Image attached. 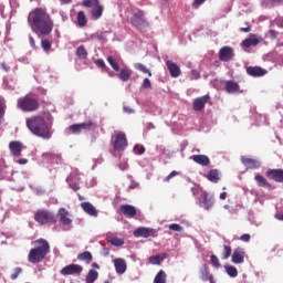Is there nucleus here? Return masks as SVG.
<instances>
[{"label": "nucleus", "instance_id": "nucleus-51", "mask_svg": "<svg viewBox=\"0 0 283 283\" xmlns=\"http://www.w3.org/2000/svg\"><path fill=\"white\" fill-rule=\"evenodd\" d=\"M134 151L135 154H138V156H143V154H145V147L140 145H135Z\"/></svg>", "mask_w": 283, "mask_h": 283}, {"label": "nucleus", "instance_id": "nucleus-2", "mask_svg": "<svg viewBox=\"0 0 283 283\" xmlns=\"http://www.w3.org/2000/svg\"><path fill=\"white\" fill-rule=\"evenodd\" d=\"M27 127L34 136L43 138V140L52 138V122H45V118L41 115L27 118Z\"/></svg>", "mask_w": 283, "mask_h": 283}, {"label": "nucleus", "instance_id": "nucleus-47", "mask_svg": "<svg viewBox=\"0 0 283 283\" xmlns=\"http://www.w3.org/2000/svg\"><path fill=\"white\" fill-rule=\"evenodd\" d=\"M41 45L44 52H50V50H52V42H50V40H42Z\"/></svg>", "mask_w": 283, "mask_h": 283}, {"label": "nucleus", "instance_id": "nucleus-59", "mask_svg": "<svg viewBox=\"0 0 283 283\" xmlns=\"http://www.w3.org/2000/svg\"><path fill=\"white\" fill-rule=\"evenodd\" d=\"M29 43H30L31 48H33V50L36 49V44L34 43V38L31 35L29 36Z\"/></svg>", "mask_w": 283, "mask_h": 283}, {"label": "nucleus", "instance_id": "nucleus-33", "mask_svg": "<svg viewBox=\"0 0 283 283\" xmlns=\"http://www.w3.org/2000/svg\"><path fill=\"white\" fill-rule=\"evenodd\" d=\"M103 6L97 4L92 11L91 14L93 17V19H101V17H103Z\"/></svg>", "mask_w": 283, "mask_h": 283}, {"label": "nucleus", "instance_id": "nucleus-43", "mask_svg": "<svg viewBox=\"0 0 283 283\" xmlns=\"http://www.w3.org/2000/svg\"><path fill=\"white\" fill-rule=\"evenodd\" d=\"M135 67L139 72H143V74H148V76H151V71H149V69H147V66H145L143 63H137Z\"/></svg>", "mask_w": 283, "mask_h": 283}, {"label": "nucleus", "instance_id": "nucleus-36", "mask_svg": "<svg viewBox=\"0 0 283 283\" xmlns=\"http://www.w3.org/2000/svg\"><path fill=\"white\" fill-rule=\"evenodd\" d=\"M77 260H81L82 262H92V252L85 251L81 254H78Z\"/></svg>", "mask_w": 283, "mask_h": 283}, {"label": "nucleus", "instance_id": "nucleus-29", "mask_svg": "<svg viewBox=\"0 0 283 283\" xmlns=\"http://www.w3.org/2000/svg\"><path fill=\"white\" fill-rule=\"evenodd\" d=\"M207 179L210 181V182H214V184H218L220 182V172L218 171V169H212L208 172L207 175Z\"/></svg>", "mask_w": 283, "mask_h": 283}, {"label": "nucleus", "instance_id": "nucleus-60", "mask_svg": "<svg viewBox=\"0 0 283 283\" xmlns=\"http://www.w3.org/2000/svg\"><path fill=\"white\" fill-rule=\"evenodd\" d=\"M124 112H125L126 114H134L133 108L129 107V106H124Z\"/></svg>", "mask_w": 283, "mask_h": 283}, {"label": "nucleus", "instance_id": "nucleus-10", "mask_svg": "<svg viewBox=\"0 0 283 283\" xmlns=\"http://www.w3.org/2000/svg\"><path fill=\"white\" fill-rule=\"evenodd\" d=\"M235 56V53H233V49L231 46H223L219 51V59L223 63H229Z\"/></svg>", "mask_w": 283, "mask_h": 283}, {"label": "nucleus", "instance_id": "nucleus-5", "mask_svg": "<svg viewBox=\"0 0 283 283\" xmlns=\"http://www.w3.org/2000/svg\"><path fill=\"white\" fill-rule=\"evenodd\" d=\"M41 104H39V99L36 97H32L30 95H25L23 97L18 98L17 107L21 109V112H36Z\"/></svg>", "mask_w": 283, "mask_h": 283}, {"label": "nucleus", "instance_id": "nucleus-55", "mask_svg": "<svg viewBox=\"0 0 283 283\" xmlns=\"http://www.w3.org/2000/svg\"><path fill=\"white\" fill-rule=\"evenodd\" d=\"M205 1H207V0H195L192 3V7L198 9V8H200V6H202V3H205Z\"/></svg>", "mask_w": 283, "mask_h": 283}, {"label": "nucleus", "instance_id": "nucleus-6", "mask_svg": "<svg viewBox=\"0 0 283 283\" xmlns=\"http://www.w3.org/2000/svg\"><path fill=\"white\" fill-rule=\"evenodd\" d=\"M34 220L35 222H38L39 224H56V217L54 216V213H52L49 210L45 209H39L35 213H34Z\"/></svg>", "mask_w": 283, "mask_h": 283}, {"label": "nucleus", "instance_id": "nucleus-19", "mask_svg": "<svg viewBox=\"0 0 283 283\" xmlns=\"http://www.w3.org/2000/svg\"><path fill=\"white\" fill-rule=\"evenodd\" d=\"M81 208L85 213L88 216H92L93 218H98V210L88 201H84L81 203Z\"/></svg>", "mask_w": 283, "mask_h": 283}, {"label": "nucleus", "instance_id": "nucleus-3", "mask_svg": "<svg viewBox=\"0 0 283 283\" xmlns=\"http://www.w3.org/2000/svg\"><path fill=\"white\" fill-rule=\"evenodd\" d=\"M34 248L29 251L28 262L31 264H39L43 262L50 253V243L45 239H38L33 241Z\"/></svg>", "mask_w": 283, "mask_h": 283}, {"label": "nucleus", "instance_id": "nucleus-58", "mask_svg": "<svg viewBox=\"0 0 283 283\" xmlns=\"http://www.w3.org/2000/svg\"><path fill=\"white\" fill-rule=\"evenodd\" d=\"M191 75H192V78H195L196 81H198V78H200V73H198V71H196V70L191 71Z\"/></svg>", "mask_w": 283, "mask_h": 283}, {"label": "nucleus", "instance_id": "nucleus-38", "mask_svg": "<svg viewBox=\"0 0 283 283\" xmlns=\"http://www.w3.org/2000/svg\"><path fill=\"white\" fill-rule=\"evenodd\" d=\"M165 258H167V254L153 255L149 258V262H150V264H160V262H163V260H165Z\"/></svg>", "mask_w": 283, "mask_h": 283}, {"label": "nucleus", "instance_id": "nucleus-12", "mask_svg": "<svg viewBox=\"0 0 283 283\" xmlns=\"http://www.w3.org/2000/svg\"><path fill=\"white\" fill-rule=\"evenodd\" d=\"M266 178L273 180L274 182H282L283 184V169H268L265 172Z\"/></svg>", "mask_w": 283, "mask_h": 283}, {"label": "nucleus", "instance_id": "nucleus-21", "mask_svg": "<svg viewBox=\"0 0 283 283\" xmlns=\"http://www.w3.org/2000/svg\"><path fill=\"white\" fill-rule=\"evenodd\" d=\"M241 163L248 169H260L261 164L258 159L249 158V157H241Z\"/></svg>", "mask_w": 283, "mask_h": 283}, {"label": "nucleus", "instance_id": "nucleus-53", "mask_svg": "<svg viewBox=\"0 0 283 283\" xmlns=\"http://www.w3.org/2000/svg\"><path fill=\"white\" fill-rule=\"evenodd\" d=\"M22 271L23 270L21 268H15L14 273L11 274V280H17V277H19V275H21Z\"/></svg>", "mask_w": 283, "mask_h": 283}, {"label": "nucleus", "instance_id": "nucleus-24", "mask_svg": "<svg viewBox=\"0 0 283 283\" xmlns=\"http://www.w3.org/2000/svg\"><path fill=\"white\" fill-rule=\"evenodd\" d=\"M199 201L201 202V205H203L207 211H209L210 208L213 207V198H209V195L207 192H202L200 195Z\"/></svg>", "mask_w": 283, "mask_h": 283}, {"label": "nucleus", "instance_id": "nucleus-13", "mask_svg": "<svg viewBox=\"0 0 283 283\" xmlns=\"http://www.w3.org/2000/svg\"><path fill=\"white\" fill-rule=\"evenodd\" d=\"M57 218L61 224H63V227H70V224H72V219L70 218V211H67V209L65 208L59 209Z\"/></svg>", "mask_w": 283, "mask_h": 283}, {"label": "nucleus", "instance_id": "nucleus-8", "mask_svg": "<svg viewBox=\"0 0 283 283\" xmlns=\"http://www.w3.org/2000/svg\"><path fill=\"white\" fill-rule=\"evenodd\" d=\"M83 273V266L78 264H69L61 270V275H81Z\"/></svg>", "mask_w": 283, "mask_h": 283}, {"label": "nucleus", "instance_id": "nucleus-26", "mask_svg": "<svg viewBox=\"0 0 283 283\" xmlns=\"http://www.w3.org/2000/svg\"><path fill=\"white\" fill-rule=\"evenodd\" d=\"M254 180H255L258 187H263V188H265V189H272L271 182H269V181L266 180V178H264V176H262V175H256V176L254 177Z\"/></svg>", "mask_w": 283, "mask_h": 283}, {"label": "nucleus", "instance_id": "nucleus-31", "mask_svg": "<svg viewBox=\"0 0 283 283\" xmlns=\"http://www.w3.org/2000/svg\"><path fill=\"white\" fill-rule=\"evenodd\" d=\"M154 283H167V273H165V270H160L155 279H154Z\"/></svg>", "mask_w": 283, "mask_h": 283}, {"label": "nucleus", "instance_id": "nucleus-1", "mask_svg": "<svg viewBox=\"0 0 283 283\" xmlns=\"http://www.w3.org/2000/svg\"><path fill=\"white\" fill-rule=\"evenodd\" d=\"M28 23L32 30L40 32V34L48 35L54 29V22L50 14L43 8H35L29 13Z\"/></svg>", "mask_w": 283, "mask_h": 283}, {"label": "nucleus", "instance_id": "nucleus-44", "mask_svg": "<svg viewBox=\"0 0 283 283\" xmlns=\"http://www.w3.org/2000/svg\"><path fill=\"white\" fill-rule=\"evenodd\" d=\"M226 271L228 275H230V277H238V269H235V266L233 265L227 266Z\"/></svg>", "mask_w": 283, "mask_h": 283}, {"label": "nucleus", "instance_id": "nucleus-41", "mask_svg": "<svg viewBox=\"0 0 283 283\" xmlns=\"http://www.w3.org/2000/svg\"><path fill=\"white\" fill-rule=\"evenodd\" d=\"M98 0H83L82 6L84 8H96L98 6Z\"/></svg>", "mask_w": 283, "mask_h": 283}, {"label": "nucleus", "instance_id": "nucleus-35", "mask_svg": "<svg viewBox=\"0 0 283 283\" xmlns=\"http://www.w3.org/2000/svg\"><path fill=\"white\" fill-rule=\"evenodd\" d=\"M95 280H98V272L95 270H90L86 275V283H94Z\"/></svg>", "mask_w": 283, "mask_h": 283}, {"label": "nucleus", "instance_id": "nucleus-50", "mask_svg": "<svg viewBox=\"0 0 283 283\" xmlns=\"http://www.w3.org/2000/svg\"><path fill=\"white\" fill-rule=\"evenodd\" d=\"M170 229V231H177V232H181L182 231V226L178 224V223H171L168 227Z\"/></svg>", "mask_w": 283, "mask_h": 283}, {"label": "nucleus", "instance_id": "nucleus-30", "mask_svg": "<svg viewBox=\"0 0 283 283\" xmlns=\"http://www.w3.org/2000/svg\"><path fill=\"white\" fill-rule=\"evenodd\" d=\"M77 25L80 28H85L87 25V18L85 17V11L77 12Z\"/></svg>", "mask_w": 283, "mask_h": 283}, {"label": "nucleus", "instance_id": "nucleus-32", "mask_svg": "<svg viewBox=\"0 0 283 283\" xmlns=\"http://www.w3.org/2000/svg\"><path fill=\"white\" fill-rule=\"evenodd\" d=\"M119 78L120 81H123L124 83H127V81H129V78H132V71H129V69H123L119 72Z\"/></svg>", "mask_w": 283, "mask_h": 283}, {"label": "nucleus", "instance_id": "nucleus-15", "mask_svg": "<svg viewBox=\"0 0 283 283\" xmlns=\"http://www.w3.org/2000/svg\"><path fill=\"white\" fill-rule=\"evenodd\" d=\"M119 211L123 213V216H125V218H136L138 210L136 209V207L132 206V205H122L119 208Z\"/></svg>", "mask_w": 283, "mask_h": 283}, {"label": "nucleus", "instance_id": "nucleus-39", "mask_svg": "<svg viewBox=\"0 0 283 283\" xmlns=\"http://www.w3.org/2000/svg\"><path fill=\"white\" fill-rule=\"evenodd\" d=\"M231 245H223L221 260H229L231 258Z\"/></svg>", "mask_w": 283, "mask_h": 283}, {"label": "nucleus", "instance_id": "nucleus-4", "mask_svg": "<svg viewBox=\"0 0 283 283\" xmlns=\"http://www.w3.org/2000/svg\"><path fill=\"white\" fill-rule=\"evenodd\" d=\"M130 25L138 30V32H145L147 28H149V21H147V17L145 15V11L142 9H133L130 17Z\"/></svg>", "mask_w": 283, "mask_h": 283}, {"label": "nucleus", "instance_id": "nucleus-46", "mask_svg": "<svg viewBox=\"0 0 283 283\" xmlns=\"http://www.w3.org/2000/svg\"><path fill=\"white\" fill-rule=\"evenodd\" d=\"M210 262H211L212 266H214V269H220V266H221L220 259H218V256L216 254H212L210 256Z\"/></svg>", "mask_w": 283, "mask_h": 283}, {"label": "nucleus", "instance_id": "nucleus-64", "mask_svg": "<svg viewBox=\"0 0 283 283\" xmlns=\"http://www.w3.org/2000/svg\"><path fill=\"white\" fill-rule=\"evenodd\" d=\"M241 32H251V27L241 28Z\"/></svg>", "mask_w": 283, "mask_h": 283}, {"label": "nucleus", "instance_id": "nucleus-23", "mask_svg": "<svg viewBox=\"0 0 283 283\" xmlns=\"http://www.w3.org/2000/svg\"><path fill=\"white\" fill-rule=\"evenodd\" d=\"M191 160L197 163V165H201L202 167H209V165H211V160L209 157H207V155H193L191 156Z\"/></svg>", "mask_w": 283, "mask_h": 283}, {"label": "nucleus", "instance_id": "nucleus-28", "mask_svg": "<svg viewBox=\"0 0 283 283\" xmlns=\"http://www.w3.org/2000/svg\"><path fill=\"white\" fill-rule=\"evenodd\" d=\"M199 275H200V280H202V282H209V277H210V273H209V268L207 266V264H202L200 270H199Z\"/></svg>", "mask_w": 283, "mask_h": 283}, {"label": "nucleus", "instance_id": "nucleus-45", "mask_svg": "<svg viewBox=\"0 0 283 283\" xmlns=\"http://www.w3.org/2000/svg\"><path fill=\"white\" fill-rule=\"evenodd\" d=\"M69 132H71V134H81V124H73L71 126H69Z\"/></svg>", "mask_w": 283, "mask_h": 283}, {"label": "nucleus", "instance_id": "nucleus-57", "mask_svg": "<svg viewBox=\"0 0 283 283\" xmlns=\"http://www.w3.org/2000/svg\"><path fill=\"white\" fill-rule=\"evenodd\" d=\"M69 187L74 191H78V189H81V186L78 184H69Z\"/></svg>", "mask_w": 283, "mask_h": 283}, {"label": "nucleus", "instance_id": "nucleus-61", "mask_svg": "<svg viewBox=\"0 0 283 283\" xmlns=\"http://www.w3.org/2000/svg\"><path fill=\"white\" fill-rule=\"evenodd\" d=\"M18 164L19 165H28V159H25V158L18 159Z\"/></svg>", "mask_w": 283, "mask_h": 283}, {"label": "nucleus", "instance_id": "nucleus-37", "mask_svg": "<svg viewBox=\"0 0 283 283\" xmlns=\"http://www.w3.org/2000/svg\"><path fill=\"white\" fill-rule=\"evenodd\" d=\"M6 98L3 96H0V125L1 120H3V116H6Z\"/></svg>", "mask_w": 283, "mask_h": 283}, {"label": "nucleus", "instance_id": "nucleus-7", "mask_svg": "<svg viewBox=\"0 0 283 283\" xmlns=\"http://www.w3.org/2000/svg\"><path fill=\"white\" fill-rule=\"evenodd\" d=\"M113 149L115 151H125L127 149V136L125 133H118L113 142Z\"/></svg>", "mask_w": 283, "mask_h": 283}, {"label": "nucleus", "instance_id": "nucleus-40", "mask_svg": "<svg viewBox=\"0 0 283 283\" xmlns=\"http://www.w3.org/2000/svg\"><path fill=\"white\" fill-rule=\"evenodd\" d=\"M107 63H109L111 67H113V70L115 72H120V66L118 65V62H116V60H114V57L108 56Z\"/></svg>", "mask_w": 283, "mask_h": 283}, {"label": "nucleus", "instance_id": "nucleus-49", "mask_svg": "<svg viewBox=\"0 0 283 283\" xmlns=\"http://www.w3.org/2000/svg\"><path fill=\"white\" fill-rule=\"evenodd\" d=\"M176 176H180V172L172 170L168 176L164 178V182H169V180H171V178H176Z\"/></svg>", "mask_w": 283, "mask_h": 283}, {"label": "nucleus", "instance_id": "nucleus-14", "mask_svg": "<svg viewBox=\"0 0 283 283\" xmlns=\"http://www.w3.org/2000/svg\"><path fill=\"white\" fill-rule=\"evenodd\" d=\"M262 41H264L262 36H258L256 34H250V36L242 42V46L255 48V45H259V43H262Z\"/></svg>", "mask_w": 283, "mask_h": 283}, {"label": "nucleus", "instance_id": "nucleus-17", "mask_svg": "<svg viewBox=\"0 0 283 283\" xmlns=\"http://www.w3.org/2000/svg\"><path fill=\"white\" fill-rule=\"evenodd\" d=\"M113 264L118 275H123L127 271V262H125V259L117 258L113 261Z\"/></svg>", "mask_w": 283, "mask_h": 283}, {"label": "nucleus", "instance_id": "nucleus-52", "mask_svg": "<svg viewBox=\"0 0 283 283\" xmlns=\"http://www.w3.org/2000/svg\"><path fill=\"white\" fill-rule=\"evenodd\" d=\"M142 87L144 88V90H150V87H151V81L149 80V78H144V81H143V84H142Z\"/></svg>", "mask_w": 283, "mask_h": 283}, {"label": "nucleus", "instance_id": "nucleus-56", "mask_svg": "<svg viewBox=\"0 0 283 283\" xmlns=\"http://www.w3.org/2000/svg\"><path fill=\"white\" fill-rule=\"evenodd\" d=\"M95 65H97V67H106L105 66V61H103V59L96 60Z\"/></svg>", "mask_w": 283, "mask_h": 283}, {"label": "nucleus", "instance_id": "nucleus-18", "mask_svg": "<svg viewBox=\"0 0 283 283\" xmlns=\"http://www.w3.org/2000/svg\"><path fill=\"white\" fill-rule=\"evenodd\" d=\"M166 65L169 70L170 76L172 78H178V76H180V74H182V72L180 71V66H178V64H176V62L168 60L166 62Z\"/></svg>", "mask_w": 283, "mask_h": 283}, {"label": "nucleus", "instance_id": "nucleus-16", "mask_svg": "<svg viewBox=\"0 0 283 283\" xmlns=\"http://www.w3.org/2000/svg\"><path fill=\"white\" fill-rule=\"evenodd\" d=\"M245 255H247V252H244V249L242 248L234 249L232 253L233 264H242L244 262Z\"/></svg>", "mask_w": 283, "mask_h": 283}, {"label": "nucleus", "instance_id": "nucleus-11", "mask_svg": "<svg viewBox=\"0 0 283 283\" xmlns=\"http://www.w3.org/2000/svg\"><path fill=\"white\" fill-rule=\"evenodd\" d=\"M135 238H156V229L153 228H137L134 231Z\"/></svg>", "mask_w": 283, "mask_h": 283}, {"label": "nucleus", "instance_id": "nucleus-9", "mask_svg": "<svg viewBox=\"0 0 283 283\" xmlns=\"http://www.w3.org/2000/svg\"><path fill=\"white\" fill-rule=\"evenodd\" d=\"M209 101H211V96H209V94L203 95L201 97H197L192 103L193 112H202V109H205V106L207 105V103H209Z\"/></svg>", "mask_w": 283, "mask_h": 283}, {"label": "nucleus", "instance_id": "nucleus-62", "mask_svg": "<svg viewBox=\"0 0 283 283\" xmlns=\"http://www.w3.org/2000/svg\"><path fill=\"white\" fill-rule=\"evenodd\" d=\"M219 198L220 200H227V192H221Z\"/></svg>", "mask_w": 283, "mask_h": 283}, {"label": "nucleus", "instance_id": "nucleus-42", "mask_svg": "<svg viewBox=\"0 0 283 283\" xmlns=\"http://www.w3.org/2000/svg\"><path fill=\"white\" fill-rule=\"evenodd\" d=\"M76 54L78 59H87V50H85V46L83 45L76 49Z\"/></svg>", "mask_w": 283, "mask_h": 283}, {"label": "nucleus", "instance_id": "nucleus-63", "mask_svg": "<svg viewBox=\"0 0 283 283\" xmlns=\"http://www.w3.org/2000/svg\"><path fill=\"white\" fill-rule=\"evenodd\" d=\"M208 282L216 283V280L213 279V274H210V276H208Z\"/></svg>", "mask_w": 283, "mask_h": 283}, {"label": "nucleus", "instance_id": "nucleus-34", "mask_svg": "<svg viewBox=\"0 0 283 283\" xmlns=\"http://www.w3.org/2000/svg\"><path fill=\"white\" fill-rule=\"evenodd\" d=\"M80 126L82 129H87V130H94V129H96V127H98V125L93 120L82 123V124H80Z\"/></svg>", "mask_w": 283, "mask_h": 283}, {"label": "nucleus", "instance_id": "nucleus-20", "mask_svg": "<svg viewBox=\"0 0 283 283\" xmlns=\"http://www.w3.org/2000/svg\"><path fill=\"white\" fill-rule=\"evenodd\" d=\"M268 72L269 71H266L265 69H262L260 66L247 67V74H249V76H254V77L265 76V74H268Z\"/></svg>", "mask_w": 283, "mask_h": 283}, {"label": "nucleus", "instance_id": "nucleus-54", "mask_svg": "<svg viewBox=\"0 0 283 283\" xmlns=\"http://www.w3.org/2000/svg\"><path fill=\"white\" fill-rule=\"evenodd\" d=\"M241 242H251V234L245 233L240 237Z\"/></svg>", "mask_w": 283, "mask_h": 283}, {"label": "nucleus", "instance_id": "nucleus-27", "mask_svg": "<svg viewBox=\"0 0 283 283\" xmlns=\"http://www.w3.org/2000/svg\"><path fill=\"white\" fill-rule=\"evenodd\" d=\"M226 92L228 94H235V92H240V85L233 81H228L226 83Z\"/></svg>", "mask_w": 283, "mask_h": 283}, {"label": "nucleus", "instance_id": "nucleus-48", "mask_svg": "<svg viewBox=\"0 0 283 283\" xmlns=\"http://www.w3.org/2000/svg\"><path fill=\"white\" fill-rule=\"evenodd\" d=\"M111 244H113V247H123V244H125V241L120 238H113L111 239Z\"/></svg>", "mask_w": 283, "mask_h": 283}, {"label": "nucleus", "instance_id": "nucleus-22", "mask_svg": "<svg viewBox=\"0 0 283 283\" xmlns=\"http://www.w3.org/2000/svg\"><path fill=\"white\" fill-rule=\"evenodd\" d=\"M9 149L13 156L19 158V156H21V151H23V144L17 140L10 142Z\"/></svg>", "mask_w": 283, "mask_h": 283}, {"label": "nucleus", "instance_id": "nucleus-25", "mask_svg": "<svg viewBox=\"0 0 283 283\" xmlns=\"http://www.w3.org/2000/svg\"><path fill=\"white\" fill-rule=\"evenodd\" d=\"M42 158L44 160H50V163H55L56 165L61 164L63 160L61 155L54 153H43Z\"/></svg>", "mask_w": 283, "mask_h": 283}]
</instances>
